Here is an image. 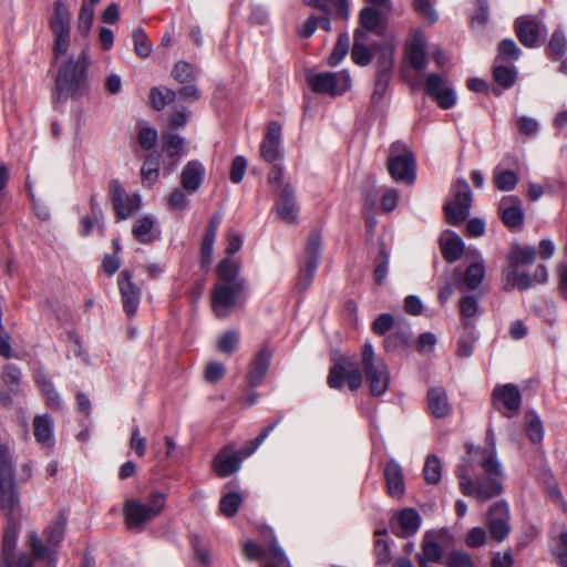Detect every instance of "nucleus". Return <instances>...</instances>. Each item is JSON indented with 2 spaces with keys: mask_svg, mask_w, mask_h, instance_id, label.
Segmentation results:
<instances>
[{
  "mask_svg": "<svg viewBox=\"0 0 567 567\" xmlns=\"http://www.w3.org/2000/svg\"><path fill=\"white\" fill-rule=\"evenodd\" d=\"M526 432L533 443H538L544 437V429L540 419L535 413H530L526 419Z\"/></svg>",
  "mask_w": 567,
  "mask_h": 567,
  "instance_id": "nucleus-61",
  "label": "nucleus"
},
{
  "mask_svg": "<svg viewBox=\"0 0 567 567\" xmlns=\"http://www.w3.org/2000/svg\"><path fill=\"white\" fill-rule=\"evenodd\" d=\"M158 176H159L158 156L150 154L146 156V158L142 165V168H141L142 183L147 187H152L156 183Z\"/></svg>",
  "mask_w": 567,
  "mask_h": 567,
  "instance_id": "nucleus-46",
  "label": "nucleus"
},
{
  "mask_svg": "<svg viewBox=\"0 0 567 567\" xmlns=\"http://www.w3.org/2000/svg\"><path fill=\"white\" fill-rule=\"evenodd\" d=\"M395 520L400 530L396 532L394 527H392V532L401 538L413 536L421 527V516L419 512L412 507L401 509L395 515Z\"/></svg>",
  "mask_w": 567,
  "mask_h": 567,
  "instance_id": "nucleus-29",
  "label": "nucleus"
},
{
  "mask_svg": "<svg viewBox=\"0 0 567 567\" xmlns=\"http://www.w3.org/2000/svg\"><path fill=\"white\" fill-rule=\"evenodd\" d=\"M427 409L436 419L445 417L451 413L452 406L449 402L446 391L443 388L434 386L429 389Z\"/></svg>",
  "mask_w": 567,
  "mask_h": 567,
  "instance_id": "nucleus-31",
  "label": "nucleus"
},
{
  "mask_svg": "<svg viewBox=\"0 0 567 567\" xmlns=\"http://www.w3.org/2000/svg\"><path fill=\"white\" fill-rule=\"evenodd\" d=\"M28 544L31 549L30 555L34 558V561L45 560L48 567H56L58 550L55 546L45 545L37 532L29 533Z\"/></svg>",
  "mask_w": 567,
  "mask_h": 567,
  "instance_id": "nucleus-27",
  "label": "nucleus"
},
{
  "mask_svg": "<svg viewBox=\"0 0 567 567\" xmlns=\"http://www.w3.org/2000/svg\"><path fill=\"white\" fill-rule=\"evenodd\" d=\"M281 135V124L277 121L270 122L267 126V132L260 145V154L266 162L274 163L279 158Z\"/></svg>",
  "mask_w": 567,
  "mask_h": 567,
  "instance_id": "nucleus-23",
  "label": "nucleus"
},
{
  "mask_svg": "<svg viewBox=\"0 0 567 567\" xmlns=\"http://www.w3.org/2000/svg\"><path fill=\"white\" fill-rule=\"evenodd\" d=\"M519 42L527 48L539 47L546 37V27L535 16H522L514 23Z\"/></svg>",
  "mask_w": 567,
  "mask_h": 567,
  "instance_id": "nucleus-12",
  "label": "nucleus"
},
{
  "mask_svg": "<svg viewBox=\"0 0 567 567\" xmlns=\"http://www.w3.org/2000/svg\"><path fill=\"white\" fill-rule=\"evenodd\" d=\"M518 175L511 171L496 166L493 171V182L495 187L502 192H511L518 184Z\"/></svg>",
  "mask_w": 567,
  "mask_h": 567,
  "instance_id": "nucleus-39",
  "label": "nucleus"
},
{
  "mask_svg": "<svg viewBox=\"0 0 567 567\" xmlns=\"http://www.w3.org/2000/svg\"><path fill=\"white\" fill-rule=\"evenodd\" d=\"M518 76V70L514 64L505 65L503 62L494 61L493 79L504 90L511 89Z\"/></svg>",
  "mask_w": 567,
  "mask_h": 567,
  "instance_id": "nucleus-33",
  "label": "nucleus"
},
{
  "mask_svg": "<svg viewBox=\"0 0 567 567\" xmlns=\"http://www.w3.org/2000/svg\"><path fill=\"white\" fill-rule=\"evenodd\" d=\"M498 212L504 225L508 228H518L524 223L522 200L516 196H505L498 205Z\"/></svg>",
  "mask_w": 567,
  "mask_h": 567,
  "instance_id": "nucleus-22",
  "label": "nucleus"
},
{
  "mask_svg": "<svg viewBox=\"0 0 567 567\" xmlns=\"http://www.w3.org/2000/svg\"><path fill=\"white\" fill-rule=\"evenodd\" d=\"M172 78L179 84L197 81V69L185 60L177 61L171 72Z\"/></svg>",
  "mask_w": 567,
  "mask_h": 567,
  "instance_id": "nucleus-42",
  "label": "nucleus"
},
{
  "mask_svg": "<svg viewBox=\"0 0 567 567\" xmlns=\"http://www.w3.org/2000/svg\"><path fill=\"white\" fill-rule=\"evenodd\" d=\"M244 553L249 560H259L272 556L281 566L289 565L288 558L277 543L266 547L254 540L244 544Z\"/></svg>",
  "mask_w": 567,
  "mask_h": 567,
  "instance_id": "nucleus-25",
  "label": "nucleus"
},
{
  "mask_svg": "<svg viewBox=\"0 0 567 567\" xmlns=\"http://www.w3.org/2000/svg\"><path fill=\"white\" fill-rule=\"evenodd\" d=\"M388 168L395 182L413 184L415 181V157L403 142H394L390 146Z\"/></svg>",
  "mask_w": 567,
  "mask_h": 567,
  "instance_id": "nucleus-5",
  "label": "nucleus"
},
{
  "mask_svg": "<svg viewBox=\"0 0 567 567\" xmlns=\"http://www.w3.org/2000/svg\"><path fill=\"white\" fill-rule=\"evenodd\" d=\"M485 276L484 260L480 257V260L471 264L464 274V285L468 289H476L483 281Z\"/></svg>",
  "mask_w": 567,
  "mask_h": 567,
  "instance_id": "nucleus-48",
  "label": "nucleus"
},
{
  "mask_svg": "<svg viewBox=\"0 0 567 567\" xmlns=\"http://www.w3.org/2000/svg\"><path fill=\"white\" fill-rule=\"evenodd\" d=\"M117 286L123 310L128 318H132L138 309L142 291L133 281V274L131 270L124 269L120 272L117 277Z\"/></svg>",
  "mask_w": 567,
  "mask_h": 567,
  "instance_id": "nucleus-17",
  "label": "nucleus"
},
{
  "mask_svg": "<svg viewBox=\"0 0 567 567\" xmlns=\"http://www.w3.org/2000/svg\"><path fill=\"white\" fill-rule=\"evenodd\" d=\"M363 375L373 396L384 394L390 384V371L382 359H377L373 346L367 341L361 347L360 363L351 357L339 358L329 369L327 384L334 390H342L347 381L352 392L358 391Z\"/></svg>",
  "mask_w": 567,
  "mask_h": 567,
  "instance_id": "nucleus-1",
  "label": "nucleus"
},
{
  "mask_svg": "<svg viewBox=\"0 0 567 567\" xmlns=\"http://www.w3.org/2000/svg\"><path fill=\"white\" fill-rule=\"evenodd\" d=\"M426 42L422 34H416L408 45L406 56L413 69L422 71L426 68Z\"/></svg>",
  "mask_w": 567,
  "mask_h": 567,
  "instance_id": "nucleus-32",
  "label": "nucleus"
},
{
  "mask_svg": "<svg viewBox=\"0 0 567 567\" xmlns=\"http://www.w3.org/2000/svg\"><path fill=\"white\" fill-rule=\"evenodd\" d=\"M381 16L375 7H365L360 12V25L372 31L380 24Z\"/></svg>",
  "mask_w": 567,
  "mask_h": 567,
  "instance_id": "nucleus-60",
  "label": "nucleus"
},
{
  "mask_svg": "<svg viewBox=\"0 0 567 567\" xmlns=\"http://www.w3.org/2000/svg\"><path fill=\"white\" fill-rule=\"evenodd\" d=\"M394 64L393 50L390 48H382L377 58V74L383 76H391Z\"/></svg>",
  "mask_w": 567,
  "mask_h": 567,
  "instance_id": "nucleus-54",
  "label": "nucleus"
},
{
  "mask_svg": "<svg viewBox=\"0 0 567 567\" xmlns=\"http://www.w3.org/2000/svg\"><path fill=\"white\" fill-rule=\"evenodd\" d=\"M155 221L148 216L138 218L133 228L132 233L137 241L141 244H151L158 236L153 234Z\"/></svg>",
  "mask_w": 567,
  "mask_h": 567,
  "instance_id": "nucleus-37",
  "label": "nucleus"
},
{
  "mask_svg": "<svg viewBox=\"0 0 567 567\" xmlns=\"http://www.w3.org/2000/svg\"><path fill=\"white\" fill-rule=\"evenodd\" d=\"M322 236L321 231L315 229L310 233L306 248L305 256L299 270V286L306 290L312 282L317 272L321 257Z\"/></svg>",
  "mask_w": 567,
  "mask_h": 567,
  "instance_id": "nucleus-9",
  "label": "nucleus"
},
{
  "mask_svg": "<svg viewBox=\"0 0 567 567\" xmlns=\"http://www.w3.org/2000/svg\"><path fill=\"white\" fill-rule=\"evenodd\" d=\"M492 402L504 416L513 417L522 406V393L517 385L507 383L496 385L492 392Z\"/></svg>",
  "mask_w": 567,
  "mask_h": 567,
  "instance_id": "nucleus-13",
  "label": "nucleus"
},
{
  "mask_svg": "<svg viewBox=\"0 0 567 567\" xmlns=\"http://www.w3.org/2000/svg\"><path fill=\"white\" fill-rule=\"evenodd\" d=\"M166 505V495L162 492L151 493L145 501L127 498L123 504L124 523L127 529L142 532L145 525L159 516Z\"/></svg>",
  "mask_w": 567,
  "mask_h": 567,
  "instance_id": "nucleus-4",
  "label": "nucleus"
},
{
  "mask_svg": "<svg viewBox=\"0 0 567 567\" xmlns=\"http://www.w3.org/2000/svg\"><path fill=\"white\" fill-rule=\"evenodd\" d=\"M134 50L136 54L143 59L150 56L152 53V43L148 40L143 28H137L132 33Z\"/></svg>",
  "mask_w": 567,
  "mask_h": 567,
  "instance_id": "nucleus-53",
  "label": "nucleus"
},
{
  "mask_svg": "<svg viewBox=\"0 0 567 567\" xmlns=\"http://www.w3.org/2000/svg\"><path fill=\"white\" fill-rule=\"evenodd\" d=\"M223 220V215L219 212L213 214L209 219L208 226L204 233L200 245V264L203 268H208L212 264V256L218 229Z\"/></svg>",
  "mask_w": 567,
  "mask_h": 567,
  "instance_id": "nucleus-24",
  "label": "nucleus"
},
{
  "mask_svg": "<svg viewBox=\"0 0 567 567\" xmlns=\"http://www.w3.org/2000/svg\"><path fill=\"white\" fill-rule=\"evenodd\" d=\"M446 567H475L472 556L463 550H452L443 559Z\"/></svg>",
  "mask_w": 567,
  "mask_h": 567,
  "instance_id": "nucleus-58",
  "label": "nucleus"
},
{
  "mask_svg": "<svg viewBox=\"0 0 567 567\" xmlns=\"http://www.w3.org/2000/svg\"><path fill=\"white\" fill-rule=\"evenodd\" d=\"M424 92L443 110H450L456 103L455 91L447 84L446 80L437 73H430L426 76Z\"/></svg>",
  "mask_w": 567,
  "mask_h": 567,
  "instance_id": "nucleus-14",
  "label": "nucleus"
},
{
  "mask_svg": "<svg viewBox=\"0 0 567 567\" xmlns=\"http://www.w3.org/2000/svg\"><path fill=\"white\" fill-rule=\"evenodd\" d=\"M278 217L286 224L293 225L298 221L299 206L295 198V190L290 184L285 185L278 192L276 205Z\"/></svg>",
  "mask_w": 567,
  "mask_h": 567,
  "instance_id": "nucleus-18",
  "label": "nucleus"
},
{
  "mask_svg": "<svg viewBox=\"0 0 567 567\" xmlns=\"http://www.w3.org/2000/svg\"><path fill=\"white\" fill-rule=\"evenodd\" d=\"M243 457L233 445L221 449L213 461V468L219 477H227L241 466Z\"/></svg>",
  "mask_w": 567,
  "mask_h": 567,
  "instance_id": "nucleus-21",
  "label": "nucleus"
},
{
  "mask_svg": "<svg viewBox=\"0 0 567 567\" xmlns=\"http://www.w3.org/2000/svg\"><path fill=\"white\" fill-rule=\"evenodd\" d=\"M394 327V318L390 313L379 315L372 322V330L378 336H388Z\"/></svg>",
  "mask_w": 567,
  "mask_h": 567,
  "instance_id": "nucleus-63",
  "label": "nucleus"
},
{
  "mask_svg": "<svg viewBox=\"0 0 567 567\" xmlns=\"http://www.w3.org/2000/svg\"><path fill=\"white\" fill-rule=\"evenodd\" d=\"M482 312L478 300L474 296H465L461 299L460 313L466 328H470L472 326V319L476 318Z\"/></svg>",
  "mask_w": 567,
  "mask_h": 567,
  "instance_id": "nucleus-45",
  "label": "nucleus"
},
{
  "mask_svg": "<svg viewBox=\"0 0 567 567\" xmlns=\"http://www.w3.org/2000/svg\"><path fill=\"white\" fill-rule=\"evenodd\" d=\"M386 493L394 498H400L405 492L404 476L401 465L395 460H390L384 467Z\"/></svg>",
  "mask_w": 567,
  "mask_h": 567,
  "instance_id": "nucleus-28",
  "label": "nucleus"
},
{
  "mask_svg": "<svg viewBox=\"0 0 567 567\" xmlns=\"http://www.w3.org/2000/svg\"><path fill=\"white\" fill-rule=\"evenodd\" d=\"M511 513L508 504L505 501L494 503L487 513L486 525L491 537L501 543L511 532Z\"/></svg>",
  "mask_w": 567,
  "mask_h": 567,
  "instance_id": "nucleus-15",
  "label": "nucleus"
},
{
  "mask_svg": "<svg viewBox=\"0 0 567 567\" xmlns=\"http://www.w3.org/2000/svg\"><path fill=\"white\" fill-rule=\"evenodd\" d=\"M284 415L279 414L278 417L267 425L255 439L248 441L240 451H237L239 455L243 457H248L252 455L259 445L266 440V437L274 431V429L279 424V422L282 420Z\"/></svg>",
  "mask_w": 567,
  "mask_h": 567,
  "instance_id": "nucleus-44",
  "label": "nucleus"
},
{
  "mask_svg": "<svg viewBox=\"0 0 567 567\" xmlns=\"http://www.w3.org/2000/svg\"><path fill=\"white\" fill-rule=\"evenodd\" d=\"M272 358V351L268 344H264L252 358L250 368L247 372V382L251 388L261 384L268 372Z\"/></svg>",
  "mask_w": 567,
  "mask_h": 567,
  "instance_id": "nucleus-20",
  "label": "nucleus"
},
{
  "mask_svg": "<svg viewBox=\"0 0 567 567\" xmlns=\"http://www.w3.org/2000/svg\"><path fill=\"white\" fill-rule=\"evenodd\" d=\"M410 340V333L409 331L400 330V331H393L389 333L383 343L384 349L388 352L396 351L398 349L408 346Z\"/></svg>",
  "mask_w": 567,
  "mask_h": 567,
  "instance_id": "nucleus-59",
  "label": "nucleus"
},
{
  "mask_svg": "<svg viewBox=\"0 0 567 567\" xmlns=\"http://www.w3.org/2000/svg\"><path fill=\"white\" fill-rule=\"evenodd\" d=\"M367 34L361 30L354 31V42L351 51L353 62L360 66L370 64L372 54L368 47L364 44Z\"/></svg>",
  "mask_w": 567,
  "mask_h": 567,
  "instance_id": "nucleus-35",
  "label": "nucleus"
},
{
  "mask_svg": "<svg viewBox=\"0 0 567 567\" xmlns=\"http://www.w3.org/2000/svg\"><path fill=\"white\" fill-rule=\"evenodd\" d=\"M205 168L199 161L188 162L182 171L181 184L188 193H195L203 184Z\"/></svg>",
  "mask_w": 567,
  "mask_h": 567,
  "instance_id": "nucleus-30",
  "label": "nucleus"
},
{
  "mask_svg": "<svg viewBox=\"0 0 567 567\" xmlns=\"http://www.w3.org/2000/svg\"><path fill=\"white\" fill-rule=\"evenodd\" d=\"M94 9L95 7L91 3L82 2L78 18V30L83 37L90 33L94 20Z\"/></svg>",
  "mask_w": 567,
  "mask_h": 567,
  "instance_id": "nucleus-55",
  "label": "nucleus"
},
{
  "mask_svg": "<svg viewBox=\"0 0 567 567\" xmlns=\"http://www.w3.org/2000/svg\"><path fill=\"white\" fill-rule=\"evenodd\" d=\"M238 340V332L234 330H228L220 336L217 348L223 353L231 354L236 349Z\"/></svg>",
  "mask_w": 567,
  "mask_h": 567,
  "instance_id": "nucleus-64",
  "label": "nucleus"
},
{
  "mask_svg": "<svg viewBox=\"0 0 567 567\" xmlns=\"http://www.w3.org/2000/svg\"><path fill=\"white\" fill-rule=\"evenodd\" d=\"M308 83L316 93L339 96L349 90L351 79L346 70L340 72H319L310 75Z\"/></svg>",
  "mask_w": 567,
  "mask_h": 567,
  "instance_id": "nucleus-10",
  "label": "nucleus"
},
{
  "mask_svg": "<svg viewBox=\"0 0 567 567\" xmlns=\"http://www.w3.org/2000/svg\"><path fill=\"white\" fill-rule=\"evenodd\" d=\"M87 60V50L83 49L76 60L70 56L60 65L52 91L54 103H64L70 96H81L86 83Z\"/></svg>",
  "mask_w": 567,
  "mask_h": 567,
  "instance_id": "nucleus-3",
  "label": "nucleus"
},
{
  "mask_svg": "<svg viewBox=\"0 0 567 567\" xmlns=\"http://www.w3.org/2000/svg\"><path fill=\"white\" fill-rule=\"evenodd\" d=\"M443 558L442 546L434 540L424 542L422 553L416 556L417 561L439 563Z\"/></svg>",
  "mask_w": 567,
  "mask_h": 567,
  "instance_id": "nucleus-51",
  "label": "nucleus"
},
{
  "mask_svg": "<svg viewBox=\"0 0 567 567\" xmlns=\"http://www.w3.org/2000/svg\"><path fill=\"white\" fill-rule=\"evenodd\" d=\"M486 447L477 449L481 454L478 465L484 470L486 477L473 480L468 476L467 468L460 466L456 476L460 480L461 492L478 502H487L503 493L502 465L496 457V437L492 427L486 431Z\"/></svg>",
  "mask_w": 567,
  "mask_h": 567,
  "instance_id": "nucleus-2",
  "label": "nucleus"
},
{
  "mask_svg": "<svg viewBox=\"0 0 567 567\" xmlns=\"http://www.w3.org/2000/svg\"><path fill=\"white\" fill-rule=\"evenodd\" d=\"M16 481V468L12 461L10 447L7 444L0 445V482Z\"/></svg>",
  "mask_w": 567,
  "mask_h": 567,
  "instance_id": "nucleus-47",
  "label": "nucleus"
},
{
  "mask_svg": "<svg viewBox=\"0 0 567 567\" xmlns=\"http://www.w3.org/2000/svg\"><path fill=\"white\" fill-rule=\"evenodd\" d=\"M218 282L221 285L246 284L239 277V267L230 258H224L217 266Z\"/></svg>",
  "mask_w": 567,
  "mask_h": 567,
  "instance_id": "nucleus-34",
  "label": "nucleus"
},
{
  "mask_svg": "<svg viewBox=\"0 0 567 567\" xmlns=\"http://www.w3.org/2000/svg\"><path fill=\"white\" fill-rule=\"evenodd\" d=\"M350 48V38L348 33H342L339 35L332 52L328 58V63L331 66H337L341 63L344 56L348 54Z\"/></svg>",
  "mask_w": 567,
  "mask_h": 567,
  "instance_id": "nucleus-50",
  "label": "nucleus"
},
{
  "mask_svg": "<svg viewBox=\"0 0 567 567\" xmlns=\"http://www.w3.org/2000/svg\"><path fill=\"white\" fill-rule=\"evenodd\" d=\"M32 425L35 441L48 454L51 453L55 446L53 417L48 413L38 414L34 416Z\"/></svg>",
  "mask_w": 567,
  "mask_h": 567,
  "instance_id": "nucleus-19",
  "label": "nucleus"
},
{
  "mask_svg": "<svg viewBox=\"0 0 567 567\" xmlns=\"http://www.w3.org/2000/svg\"><path fill=\"white\" fill-rule=\"evenodd\" d=\"M522 55V51L513 39H503L497 45L496 62L514 63Z\"/></svg>",
  "mask_w": 567,
  "mask_h": 567,
  "instance_id": "nucleus-43",
  "label": "nucleus"
},
{
  "mask_svg": "<svg viewBox=\"0 0 567 567\" xmlns=\"http://www.w3.org/2000/svg\"><path fill=\"white\" fill-rule=\"evenodd\" d=\"M247 284H216L212 290V307L217 318H227L245 293Z\"/></svg>",
  "mask_w": 567,
  "mask_h": 567,
  "instance_id": "nucleus-11",
  "label": "nucleus"
},
{
  "mask_svg": "<svg viewBox=\"0 0 567 567\" xmlns=\"http://www.w3.org/2000/svg\"><path fill=\"white\" fill-rule=\"evenodd\" d=\"M441 250L447 262H455L464 252V241L458 235L453 234L444 241H441Z\"/></svg>",
  "mask_w": 567,
  "mask_h": 567,
  "instance_id": "nucleus-38",
  "label": "nucleus"
},
{
  "mask_svg": "<svg viewBox=\"0 0 567 567\" xmlns=\"http://www.w3.org/2000/svg\"><path fill=\"white\" fill-rule=\"evenodd\" d=\"M0 507L6 516L12 520L13 515L20 511V493L17 481L0 482Z\"/></svg>",
  "mask_w": 567,
  "mask_h": 567,
  "instance_id": "nucleus-26",
  "label": "nucleus"
},
{
  "mask_svg": "<svg viewBox=\"0 0 567 567\" xmlns=\"http://www.w3.org/2000/svg\"><path fill=\"white\" fill-rule=\"evenodd\" d=\"M424 480L427 484L435 485L441 481L442 477V463L441 460L431 454L426 457L423 467Z\"/></svg>",
  "mask_w": 567,
  "mask_h": 567,
  "instance_id": "nucleus-49",
  "label": "nucleus"
},
{
  "mask_svg": "<svg viewBox=\"0 0 567 567\" xmlns=\"http://www.w3.org/2000/svg\"><path fill=\"white\" fill-rule=\"evenodd\" d=\"M109 189L117 220H124L140 209L141 196L138 194L127 195L117 179L110 182Z\"/></svg>",
  "mask_w": 567,
  "mask_h": 567,
  "instance_id": "nucleus-16",
  "label": "nucleus"
},
{
  "mask_svg": "<svg viewBox=\"0 0 567 567\" xmlns=\"http://www.w3.org/2000/svg\"><path fill=\"white\" fill-rule=\"evenodd\" d=\"M66 520L68 517L64 512H60L58 517L53 519L44 529V535L51 546L59 547V545L62 543L66 528Z\"/></svg>",
  "mask_w": 567,
  "mask_h": 567,
  "instance_id": "nucleus-36",
  "label": "nucleus"
},
{
  "mask_svg": "<svg viewBox=\"0 0 567 567\" xmlns=\"http://www.w3.org/2000/svg\"><path fill=\"white\" fill-rule=\"evenodd\" d=\"M178 91L165 86H154L150 91V100L153 109L162 111L166 105L181 100L187 103H194L202 97V91L196 82L182 84Z\"/></svg>",
  "mask_w": 567,
  "mask_h": 567,
  "instance_id": "nucleus-8",
  "label": "nucleus"
},
{
  "mask_svg": "<svg viewBox=\"0 0 567 567\" xmlns=\"http://www.w3.org/2000/svg\"><path fill=\"white\" fill-rule=\"evenodd\" d=\"M162 146L169 157L178 156L183 151L184 138L177 134L164 132L162 134Z\"/></svg>",
  "mask_w": 567,
  "mask_h": 567,
  "instance_id": "nucleus-52",
  "label": "nucleus"
},
{
  "mask_svg": "<svg viewBox=\"0 0 567 567\" xmlns=\"http://www.w3.org/2000/svg\"><path fill=\"white\" fill-rule=\"evenodd\" d=\"M509 267L516 268L523 265H532L536 259V249L532 246L520 247L515 246L509 251L508 256Z\"/></svg>",
  "mask_w": 567,
  "mask_h": 567,
  "instance_id": "nucleus-40",
  "label": "nucleus"
},
{
  "mask_svg": "<svg viewBox=\"0 0 567 567\" xmlns=\"http://www.w3.org/2000/svg\"><path fill=\"white\" fill-rule=\"evenodd\" d=\"M548 55L554 60H560L567 50V40L563 32L555 31L548 43Z\"/></svg>",
  "mask_w": 567,
  "mask_h": 567,
  "instance_id": "nucleus-56",
  "label": "nucleus"
},
{
  "mask_svg": "<svg viewBox=\"0 0 567 567\" xmlns=\"http://www.w3.org/2000/svg\"><path fill=\"white\" fill-rule=\"evenodd\" d=\"M505 281V289L518 288L527 290L532 286V278L526 272H519L515 268H505L502 272Z\"/></svg>",
  "mask_w": 567,
  "mask_h": 567,
  "instance_id": "nucleus-41",
  "label": "nucleus"
},
{
  "mask_svg": "<svg viewBox=\"0 0 567 567\" xmlns=\"http://www.w3.org/2000/svg\"><path fill=\"white\" fill-rule=\"evenodd\" d=\"M71 19L72 14L68 4L62 0H56L53 6V14L49 21L54 37L53 53L55 59L66 53L70 48Z\"/></svg>",
  "mask_w": 567,
  "mask_h": 567,
  "instance_id": "nucleus-6",
  "label": "nucleus"
},
{
  "mask_svg": "<svg viewBox=\"0 0 567 567\" xmlns=\"http://www.w3.org/2000/svg\"><path fill=\"white\" fill-rule=\"evenodd\" d=\"M241 502L243 498L238 493H227L220 499L219 509L225 516L231 517L238 512Z\"/></svg>",
  "mask_w": 567,
  "mask_h": 567,
  "instance_id": "nucleus-57",
  "label": "nucleus"
},
{
  "mask_svg": "<svg viewBox=\"0 0 567 567\" xmlns=\"http://www.w3.org/2000/svg\"><path fill=\"white\" fill-rule=\"evenodd\" d=\"M2 560L6 567H35L34 558L27 551L13 553Z\"/></svg>",
  "mask_w": 567,
  "mask_h": 567,
  "instance_id": "nucleus-62",
  "label": "nucleus"
},
{
  "mask_svg": "<svg viewBox=\"0 0 567 567\" xmlns=\"http://www.w3.org/2000/svg\"><path fill=\"white\" fill-rule=\"evenodd\" d=\"M453 199L444 206L446 221L451 225H461L468 216L472 204V190L464 178H458L453 187Z\"/></svg>",
  "mask_w": 567,
  "mask_h": 567,
  "instance_id": "nucleus-7",
  "label": "nucleus"
}]
</instances>
